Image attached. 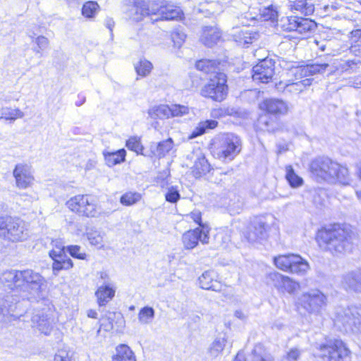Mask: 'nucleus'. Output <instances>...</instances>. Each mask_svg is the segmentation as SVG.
Listing matches in <instances>:
<instances>
[{
	"instance_id": "nucleus-1",
	"label": "nucleus",
	"mask_w": 361,
	"mask_h": 361,
	"mask_svg": "<svg viewBox=\"0 0 361 361\" xmlns=\"http://www.w3.org/2000/svg\"><path fill=\"white\" fill-rule=\"evenodd\" d=\"M317 240L319 247L335 257L350 252L353 242L349 231L340 224L325 226L318 231Z\"/></svg>"
},
{
	"instance_id": "nucleus-2",
	"label": "nucleus",
	"mask_w": 361,
	"mask_h": 361,
	"mask_svg": "<svg viewBox=\"0 0 361 361\" xmlns=\"http://www.w3.org/2000/svg\"><path fill=\"white\" fill-rule=\"evenodd\" d=\"M310 171L312 177L319 183L338 182L348 185L350 182V174L347 167L326 157H317L312 160L310 165Z\"/></svg>"
},
{
	"instance_id": "nucleus-3",
	"label": "nucleus",
	"mask_w": 361,
	"mask_h": 361,
	"mask_svg": "<svg viewBox=\"0 0 361 361\" xmlns=\"http://www.w3.org/2000/svg\"><path fill=\"white\" fill-rule=\"evenodd\" d=\"M1 281L11 290L29 293H38L44 283V277L32 269L5 271Z\"/></svg>"
},
{
	"instance_id": "nucleus-4",
	"label": "nucleus",
	"mask_w": 361,
	"mask_h": 361,
	"mask_svg": "<svg viewBox=\"0 0 361 361\" xmlns=\"http://www.w3.org/2000/svg\"><path fill=\"white\" fill-rule=\"evenodd\" d=\"M228 93L227 76L221 72L215 73L201 89V95L214 102L224 101Z\"/></svg>"
},
{
	"instance_id": "nucleus-5",
	"label": "nucleus",
	"mask_w": 361,
	"mask_h": 361,
	"mask_svg": "<svg viewBox=\"0 0 361 361\" xmlns=\"http://www.w3.org/2000/svg\"><path fill=\"white\" fill-rule=\"evenodd\" d=\"M319 357L326 361H351V352L340 339L329 340L319 345Z\"/></svg>"
},
{
	"instance_id": "nucleus-6",
	"label": "nucleus",
	"mask_w": 361,
	"mask_h": 361,
	"mask_svg": "<svg viewBox=\"0 0 361 361\" xmlns=\"http://www.w3.org/2000/svg\"><path fill=\"white\" fill-rule=\"evenodd\" d=\"M280 26L285 31H294L305 37L317 29V23L310 19L298 16H288L280 20Z\"/></svg>"
},
{
	"instance_id": "nucleus-7",
	"label": "nucleus",
	"mask_w": 361,
	"mask_h": 361,
	"mask_svg": "<svg viewBox=\"0 0 361 361\" xmlns=\"http://www.w3.org/2000/svg\"><path fill=\"white\" fill-rule=\"evenodd\" d=\"M298 305L307 312L317 314L326 306L327 297L319 289H311L299 297Z\"/></svg>"
},
{
	"instance_id": "nucleus-8",
	"label": "nucleus",
	"mask_w": 361,
	"mask_h": 361,
	"mask_svg": "<svg viewBox=\"0 0 361 361\" xmlns=\"http://www.w3.org/2000/svg\"><path fill=\"white\" fill-rule=\"evenodd\" d=\"M217 154L224 161H232L241 151L242 141L239 136L233 133L223 135L219 140Z\"/></svg>"
},
{
	"instance_id": "nucleus-9",
	"label": "nucleus",
	"mask_w": 361,
	"mask_h": 361,
	"mask_svg": "<svg viewBox=\"0 0 361 361\" xmlns=\"http://www.w3.org/2000/svg\"><path fill=\"white\" fill-rule=\"evenodd\" d=\"M147 13V16H155L156 18H152L154 21L159 20H175L180 17V9L178 8H174L171 5H162L159 4L155 1H145V6L143 8Z\"/></svg>"
},
{
	"instance_id": "nucleus-10",
	"label": "nucleus",
	"mask_w": 361,
	"mask_h": 361,
	"mask_svg": "<svg viewBox=\"0 0 361 361\" xmlns=\"http://www.w3.org/2000/svg\"><path fill=\"white\" fill-rule=\"evenodd\" d=\"M66 205L71 211L87 217H94L97 214L94 200L87 195H76L71 198Z\"/></svg>"
},
{
	"instance_id": "nucleus-11",
	"label": "nucleus",
	"mask_w": 361,
	"mask_h": 361,
	"mask_svg": "<svg viewBox=\"0 0 361 361\" xmlns=\"http://www.w3.org/2000/svg\"><path fill=\"white\" fill-rule=\"evenodd\" d=\"M209 229L208 226H202V228L188 231L182 237L184 247L188 250L193 249L198 245L199 242L202 244H208L209 240Z\"/></svg>"
},
{
	"instance_id": "nucleus-12",
	"label": "nucleus",
	"mask_w": 361,
	"mask_h": 361,
	"mask_svg": "<svg viewBox=\"0 0 361 361\" xmlns=\"http://www.w3.org/2000/svg\"><path fill=\"white\" fill-rule=\"evenodd\" d=\"M8 230L6 239L12 242L24 241L29 237V231L25 223L18 219L8 218Z\"/></svg>"
},
{
	"instance_id": "nucleus-13",
	"label": "nucleus",
	"mask_w": 361,
	"mask_h": 361,
	"mask_svg": "<svg viewBox=\"0 0 361 361\" xmlns=\"http://www.w3.org/2000/svg\"><path fill=\"white\" fill-rule=\"evenodd\" d=\"M274 74V62L271 59L260 61L252 68V79L262 83L269 82Z\"/></svg>"
},
{
	"instance_id": "nucleus-14",
	"label": "nucleus",
	"mask_w": 361,
	"mask_h": 361,
	"mask_svg": "<svg viewBox=\"0 0 361 361\" xmlns=\"http://www.w3.org/2000/svg\"><path fill=\"white\" fill-rule=\"evenodd\" d=\"M269 226L262 218H255L247 228L245 238L250 243L265 240L269 235Z\"/></svg>"
},
{
	"instance_id": "nucleus-15",
	"label": "nucleus",
	"mask_w": 361,
	"mask_h": 361,
	"mask_svg": "<svg viewBox=\"0 0 361 361\" xmlns=\"http://www.w3.org/2000/svg\"><path fill=\"white\" fill-rule=\"evenodd\" d=\"M13 176L15 178L16 186L20 189L30 187L34 180L32 167L27 164H16L13 171Z\"/></svg>"
},
{
	"instance_id": "nucleus-16",
	"label": "nucleus",
	"mask_w": 361,
	"mask_h": 361,
	"mask_svg": "<svg viewBox=\"0 0 361 361\" xmlns=\"http://www.w3.org/2000/svg\"><path fill=\"white\" fill-rule=\"evenodd\" d=\"M57 250L49 251V257L53 260L52 269L54 275H57L61 270H68L73 267V261L66 256L64 249L56 246Z\"/></svg>"
},
{
	"instance_id": "nucleus-17",
	"label": "nucleus",
	"mask_w": 361,
	"mask_h": 361,
	"mask_svg": "<svg viewBox=\"0 0 361 361\" xmlns=\"http://www.w3.org/2000/svg\"><path fill=\"white\" fill-rule=\"evenodd\" d=\"M337 321L343 326L352 328L353 326L361 325V307L350 306L342 312L338 313Z\"/></svg>"
},
{
	"instance_id": "nucleus-18",
	"label": "nucleus",
	"mask_w": 361,
	"mask_h": 361,
	"mask_svg": "<svg viewBox=\"0 0 361 361\" xmlns=\"http://www.w3.org/2000/svg\"><path fill=\"white\" fill-rule=\"evenodd\" d=\"M260 109L264 111L266 114L276 116L285 115L289 111L288 104L282 99H267L259 106Z\"/></svg>"
},
{
	"instance_id": "nucleus-19",
	"label": "nucleus",
	"mask_w": 361,
	"mask_h": 361,
	"mask_svg": "<svg viewBox=\"0 0 361 361\" xmlns=\"http://www.w3.org/2000/svg\"><path fill=\"white\" fill-rule=\"evenodd\" d=\"M33 326L44 335L50 334L53 329L54 320L52 317L43 311L37 312L32 317Z\"/></svg>"
},
{
	"instance_id": "nucleus-20",
	"label": "nucleus",
	"mask_w": 361,
	"mask_h": 361,
	"mask_svg": "<svg viewBox=\"0 0 361 361\" xmlns=\"http://www.w3.org/2000/svg\"><path fill=\"white\" fill-rule=\"evenodd\" d=\"M200 286L202 289L219 292L222 284L217 280V274L213 270L206 271L199 277Z\"/></svg>"
},
{
	"instance_id": "nucleus-21",
	"label": "nucleus",
	"mask_w": 361,
	"mask_h": 361,
	"mask_svg": "<svg viewBox=\"0 0 361 361\" xmlns=\"http://www.w3.org/2000/svg\"><path fill=\"white\" fill-rule=\"evenodd\" d=\"M342 285L346 290L361 293V268L356 269L343 275Z\"/></svg>"
},
{
	"instance_id": "nucleus-22",
	"label": "nucleus",
	"mask_w": 361,
	"mask_h": 361,
	"mask_svg": "<svg viewBox=\"0 0 361 361\" xmlns=\"http://www.w3.org/2000/svg\"><path fill=\"white\" fill-rule=\"evenodd\" d=\"M270 278L277 288L288 293H293L299 288V284L297 282L279 273L270 274Z\"/></svg>"
},
{
	"instance_id": "nucleus-23",
	"label": "nucleus",
	"mask_w": 361,
	"mask_h": 361,
	"mask_svg": "<svg viewBox=\"0 0 361 361\" xmlns=\"http://www.w3.org/2000/svg\"><path fill=\"white\" fill-rule=\"evenodd\" d=\"M115 292V288L111 282L103 283L95 292L99 306H105L114 297Z\"/></svg>"
},
{
	"instance_id": "nucleus-24",
	"label": "nucleus",
	"mask_w": 361,
	"mask_h": 361,
	"mask_svg": "<svg viewBox=\"0 0 361 361\" xmlns=\"http://www.w3.org/2000/svg\"><path fill=\"white\" fill-rule=\"evenodd\" d=\"M260 37L258 32L247 27L234 35V39L240 45H248L257 41Z\"/></svg>"
},
{
	"instance_id": "nucleus-25",
	"label": "nucleus",
	"mask_w": 361,
	"mask_h": 361,
	"mask_svg": "<svg viewBox=\"0 0 361 361\" xmlns=\"http://www.w3.org/2000/svg\"><path fill=\"white\" fill-rule=\"evenodd\" d=\"M289 7L292 11L305 16H310L314 11V6L310 0H289Z\"/></svg>"
},
{
	"instance_id": "nucleus-26",
	"label": "nucleus",
	"mask_w": 361,
	"mask_h": 361,
	"mask_svg": "<svg viewBox=\"0 0 361 361\" xmlns=\"http://www.w3.org/2000/svg\"><path fill=\"white\" fill-rule=\"evenodd\" d=\"M257 126L262 130L274 133L279 129V123L276 116L271 117V115L264 114L259 116Z\"/></svg>"
},
{
	"instance_id": "nucleus-27",
	"label": "nucleus",
	"mask_w": 361,
	"mask_h": 361,
	"mask_svg": "<svg viewBox=\"0 0 361 361\" xmlns=\"http://www.w3.org/2000/svg\"><path fill=\"white\" fill-rule=\"evenodd\" d=\"M249 361H275L271 353L261 343L255 345L249 356Z\"/></svg>"
},
{
	"instance_id": "nucleus-28",
	"label": "nucleus",
	"mask_w": 361,
	"mask_h": 361,
	"mask_svg": "<svg viewBox=\"0 0 361 361\" xmlns=\"http://www.w3.org/2000/svg\"><path fill=\"white\" fill-rule=\"evenodd\" d=\"M310 268V264L307 260L299 255H293L289 273L305 275Z\"/></svg>"
},
{
	"instance_id": "nucleus-29",
	"label": "nucleus",
	"mask_w": 361,
	"mask_h": 361,
	"mask_svg": "<svg viewBox=\"0 0 361 361\" xmlns=\"http://www.w3.org/2000/svg\"><path fill=\"white\" fill-rule=\"evenodd\" d=\"M310 268V264L307 260L299 255H293L289 273L305 275Z\"/></svg>"
},
{
	"instance_id": "nucleus-30",
	"label": "nucleus",
	"mask_w": 361,
	"mask_h": 361,
	"mask_svg": "<svg viewBox=\"0 0 361 361\" xmlns=\"http://www.w3.org/2000/svg\"><path fill=\"white\" fill-rule=\"evenodd\" d=\"M221 37V32L216 27H206L201 36L202 42L208 47H213Z\"/></svg>"
},
{
	"instance_id": "nucleus-31",
	"label": "nucleus",
	"mask_w": 361,
	"mask_h": 361,
	"mask_svg": "<svg viewBox=\"0 0 361 361\" xmlns=\"http://www.w3.org/2000/svg\"><path fill=\"white\" fill-rule=\"evenodd\" d=\"M11 296L6 295L5 298H0V322L9 321V317L13 316V312L12 302L10 301Z\"/></svg>"
},
{
	"instance_id": "nucleus-32",
	"label": "nucleus",
	"mask_w": 361,
	"mask_h": 361,
	"mask_svg": "<svg viewBox=\"0 0 361 361\" xmlns=\"http://www.w3.org/2000/svg\"><path fill=\"white\" fill-rule=\"evenodd\" d=\"M116 351V353L113 356L112 361H136L133 352L127 345H119Z\"/></svg>"
},
{
	"instance_id": "nucleus-33",
	"label": "nucleus",
	"mask_w": 361,
	"mask_h": 361,
	"mask_svg": "<svg viewBox=\"0 0 361 361\" xmlns=\"http://www.w3.org/2000/svg\"><path fill=\"white\" fill-rule=\"evenodd\" d=\"M170 113L169 106L164 104L154 106L147 111L149 117L153 120L169 118Z\"/></svg>"
},
{
	"instance_id": "nucleus-34",
	"label": "nucleus",
	"mask_w": 361,
	"mask_h": 361,
	"mask_svg": "<svg viewBox=\"0 0 361 361\" xmlns=\"http://www.w3.org/2000/svg\"><path fill=\"white\" fill-rule=\"evenodd\" d=\"M144 6L145 1H136L128 11V17L134 21H141L145 16H147Z\"/></svg>"
},
{
	"instance_id": "nucleus-35",
	"label": "nucleus",
	"mask_w": 361,
	"mask_h": 361,
	"mask_svg": "<svg viewBox=\"0 0 361 361\" xmlns=\"http://www.w3.org/2000/svg\"><path fill=\"white\" fill-rule=\"evenodd\" d=\"M286 179L289 185L293 188H297L302 186L304 183L302 178L295 173L292 166H286Z\"/></svg>"
},
{
	"instance_id": "nucleus-36",
	"label": "nucleus",
	"mask_w": 361,
	"mask_h": 361,
	"mask_svg": "<svg viewBox=\"0 0 361 361\" xmlns=\"http://www.w3.org/2000/svg\"><path fill=\"white\" fill-rule=\"evenodd\" d=\"M104 155L106 164L109 166H113L124 161L126 151L125 149H119L114 152L104 153Z\"/></svg>"
},
{
	"instance_id": "nucleus-37",
	"label": "nucleus",
	"mask_w": 361,
	"mask_h": 361,
	"mask_svg": "<svg viewBox=\"0 0 361 361\" xmlns=\"http://www.w3.org/2000/svg\"><path fill=\"white\" fill-rule=\"evenodd\" d=\"M136 73L141 77H146L150 74L153 69V64L142 57L140 58L138 62L134 64Z\"/></svg>"
},
{
	"instance_id": "nucleus-38",
	"label": "nucleus",
	"mask_w": 361,
	"mask_h": 361,
	"mask_svg": "<svg viewBox=\"0 0 361 361\" xmlns=\"http://www.w3.org/2000/svg\"><path fill=\"white\" fill-rule=\"evenodd\" d=\"M329 66L328 63H312L307 65L299 69L300 75L307 76L308 75H314L324 73Z\"/></svg>"
},
{
	"instance_id": "nucleus-39",
	"label": "nucleus",
	"mask_w": 361,
	"mask_h": 361,
	"mask_svg": "<svg viewBox=\"0 0 361 361\" xmlns=\"http://www.w3.org/2000/svg\"><path fill=\"white\" fill-rule=\"evenodd\" d=\"M210 171V164L204 156L198 157L193 165L192 172L195 176H201Z\"/></svg>"
},
{
	"instance_id": "nucleus-40",
	"label": "nucleus",
	"mask_w": 361,
	"mask_h": 361,
	"mask_svg": "<svg viewBox=\"0 0 361 361\" xmlns=\"http://www.w3.org/2000/svg\"><path fill=\"white\" fill-rule=\"evenodd\" d=\"M24 116V113L19 109H11L9 107H3L0 110V121L5 119L10 121L11 122L14 121L17 118H21Z\"/></svg>"
},
{
	"instance_id": "nucleus-41",
	"label": "nucleus",
	"mask_w": 361,
	"mask_h": 361,
	"mask_svg": "<svg viewBox=\"0 0 361 361\" xmlns=\"http://www.w3.org/2000/svg\"><path fill=\"white\" fill-rule=\"evenodd\" d=\"M218 125V122L215 120H206L199 123L195 130L192 133V137H196L203 135L207 130L214 129Z\"/></svg>"
},
{
	"instance_id": "nucleus-42",
	"label": "nucleus",
	"mask_w": 361,
	"mask_h": 361,
	"mask_svg": "<svg viewBox=\"0 0 361 361\" xmlns=\"http://www.w3.org/2000/svg\"><path fill=\"white\" fill-rule=\"evenodd\" d=\"M293 255L294 254H288L275 257L274 258V264L277 268L284 271L289 272Z\"/></svg>"
},
{
	"instance_id": "nucleus-43",
	"label": "nucleus",
	"mask_w": 361,
	"mask_h": 361,
	"mask_svg": "<svg viewBox=\"0 0 361 361\" xmlns=\"http://www.w3.org/2000/svg\"><path fill=\"white\" fill-rule=\"evenodd\" d=\"M155 316L153 307L145 306L140 309L138 313V320L142 324H148L152 322Z\"/></svg>"
},
{
	"instance_id": "nucleus-44",
	"label": "nucleus",
	"mask_w": 361,
	"mask_h": 361,
	"mask_svg": "<svg viewBox=\"0 0 361 361\" xmlns=\"http://www.w3.org/2000/svg\"><path fill=\"white\" fill-rule=\"evenodd\" d=\"M173 146V141L172 138L169 137L157 144L156 151H154V154L157 157H163L172 149Z\"/></svg>"
},
{
	"instance_id": "nucleus-45",
	"label": "nucleus",
	"mask_w": 361,
	"mask_h": 361,
	"mask_svg": "<svg viewBox=\"0 0 361 361\" xmlns=\"http://www.w3.org/2000/svg\"><path fill=\"white\" fill-rule=\"evenodd\" d=\"M350 34L353 39L357 38L358 40L352 44L350 51L354 56L361 58V28L353 30Z\"/></svg>"
},
{
	"instance_id": "nucleus-46",
	"label": "nucleus",
	"mask_w": 361,
	"mask_h": 361,
	"mask_svg": "<svg viewBox=\"0 0 361 361\" xmlns=\"http://www.w3.org/2000/svg\"><path fill=\"white\" fill-rule=\"evenodd\" d=\"M142 198L140 193L137 192H127L121 195L120 202L125 206H132L138 202Z\"/></svg>"
},
{
	"instance_id": "nucleus-47",
	"label": "nucleus",
	"mask_w": 361,
	"mask_h": 361,
	"mask_svg": "<svg viewBox=\"0 0 361 361\" xmlns=\"http://www.w3.org/2000/svg\"><path fill=\"white\" fill-rule=\"evenodd\" d=\"M226 340L224 338H217L212 343L208 353L212 357H216L223 351Z\"/></svg>"
},
{
	"instance_id": "nucleus-48",
	"label": "nucleus",
	"mask_w": 361,
	"mask_h": 361,
	"mask_svg": "<svg viewBox=\"0 0 361 361\" xmlns=\"http://www.w3.org/2000/svg\"><path fill=\"white\" fill-rule=\"evenodd\" d=\"M86 235L91 245L102 247L103 236L101 235L100 231L94 228H90L87 230Z\"/></svg>"
},
{
	"instance_id": "nucleus-49",
	"label": "nucleus",
	"mask_w": 361,
	"mask_h": 361,
	"mask_svg": "<svg viewBox=\"0 0 361 361\" xmlns=\"http://www.w3.org/2000/svg\"><path fill=\"white\" fill-rule=\"evenodd\" d=\"M99 6L96 1H87L82 8V15L87 18H94Z\"/></svg>"
},
{
	"instance_id": "nucleus-50",
	"label": "nucleus",
	"mask_w": 361,
	"mask_h": 361,
	"mask_svg": "<svg viewBox=\"0 0 361 361\" xmlns=\"http://www.w3.org/2000/svg\"><path fill=\"white\" fill-rule=\"evenodd\" d=\"M309 85V80L305 79L296 82L286 84L283 88L286 92L297 94L301 92L305 87Z\"/></svg>"
},
{
	"instance_id": "nucleus-51",
	"label": "nucleus",
	"mask_w": 361,
	"mask_h": 361,
	"mask_svg": "<svg viewBox=\"0 0 361 361\" xmlns=\"http://www.w3.org/2000/svg\"><path fill=\"white\" fill-rule=\"evenodd\" d=\"M196 68L205 73H212L216 68V63L214 61L202 59L196 63Z\"/></svg>"
},
{
	"instance_id": "nucleus-52",
	"label": "nucleus",
	"mask_w": 361,
	"mask_h": 361,
	"mask_svg": "<svg viewBox=\"0 0 361 361\" xmlns=\"http://www.w3.org/2000/svg\"><path fill=\"white\" fill-rule=\"evenodd\" d=\"M260 16L263 20L274 22L277 20L278 11L276 8L271 5L261 10Z\"/></svg>"
},
{
	"instance_id": "nucleus-53",
	"label": "nucleus",
	"mask_w": 361,
	"mask_h": 361,
	"mask_svg": "<svg viewBox=\"0 0 361 361\" xmlns=\"http://www.w3.org/2000/svg\"><path fill=\"white\" fill-rule=\"evenodd\" d=\"M126 146L129 150L135 152L137 154H142L144 147L140 137L135 136L130 137L126 141Z\"/></svg>"
},
{
	"instance_id": "nucleus-54",
	"label": "nucleus",
	"mask_w": 361,
	"mask_h": 361,
	"mask_svg": "<svg viewBox=\"0 0 361 361\" xmlns=\"http://www.w3.org/2000/svg\"><path fill=\"white\" fill-rule=\"evenodd\" d=\"M61 249H64V252L66 251L69 255L78 259H85L87 255L85 252H81V247L79 245H68L66 247L62 246Z\"/></svg>"
},
{
	"instance_id": "nucleus-55",
	"label": "nucleus",
	"mask_w": 361,
	"mask_h": 361,
	"mask_svg": "<svg viewBox=\"0 0 361 361\" xmlns=\"http://www.w3.org/2000/svg\"><path fill=\"white\" fill-rule=\"evenodd\" d=\"M221 116H231L236 118L243 116V111L235 106H226L219 109Z\"/></svg>"
},
{
	"instance_id": "nucleus-56",
	"label": "nucleus",
	"mask_w": 361,
	"mask_h": 361,
	"mask_svg": "<svg viewBox=\"0 0 361 361\" xmlns=\"http://www.w3.org/2000/svg\"><path fill=\"white\" fill-rule=\"evenodd\" d=\"M361 64V61L358 59L347 60L340 64V68L343 72H354L357 68V65Z\"/></svg>"
},
{
	"instance_id": "nucleus-57",
	"label": "nucleus",
	"mask_w": 361,
	"mask_h": 361,
	"mask_svg": "<svg viewBox=\"0 0 361 361\" xmlns=\"http://www.w3.org/2000/svg\"><path fill=\"white\" fill-rule=\"evenodd\" d=\"M169 109L171 111L170 117L183 116L189 113L188 107L183 105L173 104L169 106Z\"/></svg>"
},
{
	"instance_id": "nucleus-58",
	"label": "nucleus",
	"mask_w": 361,
	"mask_h": 361,
	"mask_svg": "<svg viewBox=\"0 0 361 361\" xmlns=\"http://www.w3.org/2000/svg\"><path fill=\"white\" fill-rule=\"evenodd\" d=\"M301 351L298 348H291L286 355H285L281 361H298L300 357Z\"/></svg>"
},
{
	"instance_id": "nucleus-59",
	"label": "nucleus",
	"mask_w": 361,
	"mask_h": 361,
	"mask_svg": "<svg viewBox=\"0 0 361 361\" xmlns=\"http://www.w3.org/2000/svg\"><path fill=\"white\" fill-rule=\"evenodd\" d=\"M186 38V35L181 31H173L171 33V39L174 45L177 47H180Z\"/></svg>"
},
{
	"instance_id": "nucleus-60",
	"label": "nucleus",
	"mask_w": 361,
	"mask_h": 361,
	"mask_svg": "<svg viewBox=\"0 0 361 361\" xmlns=\"http://www.w3.org/2000/svg\"><path fill=\"white\" fill-rule=\"evenodd\" d=\"M166 200L171 203H176L180 197L178 190L174 187L169 189L165 195Z\"/></svg>"
},
{
	"instance_id": "nucleus-61",
	"label": "nucleus",
	"mask_w": 361,
	"mask_h": 361,
	"mask_svg": "<svg viewBox=\"0 0 361 361\" xmlns=\"http://www.w3.org/2000/svg\"><path fill=\"white\" fill-rule=\"evenodd\" d=\"M35 43L37 45V48H35L33 49V50L36 53H40L41 50H43L48 47L49 40L47 37L44 36H38L35 39Z\"/></svg>"
},
{
	"instance_id": "nucleus-62",
	"label": "nucleus",
	"mask_w": 361,
	"mask_h": 361,
	"mask_svg": "<svg viewBox=\"0 0 361 361\" xmlns=\"http://www.w3.org/2000/svg\"><path fill=\"white\" fill-rule=\"evenodd\" d=\"M9 217L10 216L0 217V238H6Z\"/></svg>"
},
{
	"instance_id": "nucleus-63",
	"label": "nucleus",
	"mask_w": 361,
	"mask_h": 361,
	"mask_svg": "<svg viewBox=\"0 0 361 361\" xmlns=\"http://www.w3.org/2000/svg\"><path fill=\"white\" fill-rule=\"evenodd\" d=\"M54 361H72V360L68 356L67 352L61 350L55 355Z\"/></svg>"
},
{
	"instance_id": "nucleus-64",
	"label": "nucleus",
	"mask_w": 361,
	"mask_h": 361,
	"mask_svg": "<svg viewBox=\"0 0 361 361\" xmlns=\"http://www.w3.org/2000/svg\"><path fill=\"white\" fill-rule=\"evenodd\" d=\"M190 217L196 224H197L200 226L199 228L206 226L205 225L202 224L201 213L199 211H194L191 212Z\"/></svg>"
}]
</instances>
